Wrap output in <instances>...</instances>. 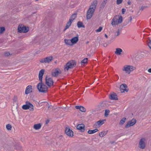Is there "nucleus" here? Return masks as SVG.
<instances>
[{
	"label": "nucleus",
	"mask_w": 151,
	"mask_h": 151,
	"mask_svg": "<svg viewBox=\"0 0 151 151\" xmlns=\"http://www.w3.org/2000/svg\"><path fill=\"white\" fill-rule=\"evenodd\" d=\"M87 58H86L84 59L83 60L81 61V64L82 65H84V64L87 63Z\"/></svg>",
	"instance_id": "7c9ffc66"
},
{
	"label": "nucleus",
	"mask_w": 151,
	"mask_h": 151,
	"mask_svg": "<svg viewBox=\"0 0 151 151\" xmlns=\"http://www.w3.org/2000/svg\"><path fill=\"white\" fill-rule=\"evenodd\" d=\"M77 14L76 13H74L70 17L69 20H70L72 22L76 19V17Z\"/></svg>",
	"instance_id": "b1692460"
},
{
	"label": "nucleus",
	"mask_w": 151,
	"mask_h": 151,
	"mask_svg": "<svg viewBox=\"0 0 151 151\" xmlns=\"http://www.w3.org/2000/svg\"><path fill=\"white\" fill-rule=\"evenodd\" d=\"M4 55L5 56H8L10 55V54L9 52H6L5 53Z\"/></svg>",
	"instance_id": "4c0bfd02"
},
{
	"label": "nucleus",
	"mask_w": 151,
	"mask_h": 151,
	"mask_svg": "<svg viewBox=\"0 0 151 151\" xmlns=\"http://www.w3.org/2000/svg\"><path fill=\"white\" fill-rule=\"evenodd\" d=\"M126 9H122V13L123 14H124V12H125Z\"/></svg>",
	"instance_id": "ea45409f"
},
{
	"label": "nucleus",
	"mask_w": 151,
	"mask_h": 151,
	"mask_svg": "<svg viewBox=\"0 0 151 151\" xmlns=\"http://www.w3.org/2000/svg\"><path fill=\"white\" fill-rule=\"evenodd\" d=\"M36 1H38V0H35Z\"/></svg>",
	"instance_id": "de8ad7c7"
},
{
	"label": "nucleus",
	"mask_w": 151,
	"mask_h": 151,
	"mask_svg": "<svg viewBox=\"0 0 151 151\" xmlns=\"http://www.w3.org/2000/svg\"><path fill=\"white\" fill-rule=\"evenodd\" d=\"M71 42L73 45L76 44L78 40V36L75 37L71 39Z\"/></svg>",
	"instance_id": "6ab92c4d"
},
{
	"label": "nucleus",
	"mask_w": 151,
	"mask_h": 151,
	"mask_svg": "<svg viewBox=\"0 0 151 151\" xmlns=\"http://www.w3.org/2000/svg\"><path fill=\"white\" fill-rule=\"evenodd\" d=\"M61 73V70L58 68H57L54 71L52 72L51 74L52 76L56 77H57L59 74H60Z\"/></svg>",
	"instance_id": "f8f14e48"
},
{
	"label": "nucleus",
	"mask_w": 151,
	"mask_h": 151,
	"mask_svg": "<svg viewBox=\"0 0 151 151\" xmlns=\"http://www.w3.org/2000/svg\"><path fill=\"white\" fill-rule=\"evenodd\" d=\"M126 120V118H123L120 121L119 124L121 125L123 124L125 122Z\"/></svg>",
	"instance_id": "c85d7f7f"
},
{
	"label": "nucleus",
	"mask_w": 151,
	"mask_h": 151,
	"mask_svg": "<svg viewBox=\"0 0 151 151\" xmlns=\"http://www.w3.org/2000/svg\"><path fill=\"white\" fill-rule=\"evenodd\" d=\"M147 71L149 73H151V68L149 69Z\"/></svg>",
	"instance_id": "79ce46f5"
},
{
	"label": "nucleus",
	"mask_w": 151,
	"mask_h": 151,
	"mask_svg": "<svg viewBox=\"0 0 151 151\" xmlns=\"http://www.w3.org/2000/svg\"><path fill=\"white\" fill-rule=\"evenodd\" d=\"M65 133L69 137H73V132L72 130L69 127H66L65 129Z\"/></svg>",
	"instance_id": "9b49d317"
},
{
	"label": "nucleus",
	"mask_w": 151,
	"mask_h": 151,
	"mask_svg": "<svg viewBox=\"0 0 151 151\" xmlns=\"http://www.w3.org/2000/svg\"><path fill=\"white\" fill-rule=\"evenodd\" d=\"M106 132L103 131L100 132L99 134V136L101 137H103L106 134Z\"/></svg>",
	"instance_id": "cd10ccee"
},
{
	"label": "nucleus",
	"mask_w": 151,
	"mask_h": 151,
	"mask_svg": "<svg viewBox=\"0 0 151 151\" xmlns=\"http://www.w3.org/2000/svg\"><path fill=\"white\" fill-rule=\"evenodd\" d=\"M146 141L145 138H142L139 142V147L142 149H145L146 146Z\"/></svg>",
	"instance_id": "1a4fd4ad"
},
{
	"label": "nucleus",
	"mask_w": 151,
	"mask_h": 151,
	"mask_svg": "<svg viewBox=\"0 0 151 151\" xmlns=\"http://www.w3.org/2000/svg\"><path fill=\"white\" fill-rule=\"evenodd\" d=\"M53 59V57L50 56L41 59L40 60V62L42 63H49Z\"/></svg>",
	"instance_id": "423d86ee"
},
{
	"label": "nucleus",
	"mask_w": 151,
	"mask_h": 151,
	"mask_svg": "<svg viewBox=\"0 0 151 151\" xmlns=\"http://www.w3.org/2000/svg\"><path fill=\"white\" fill-rule=\"evenodd\" d=\"M136 121L134 119H132L131 121L128 122L127 124L125 126L126 128H128L130 127L133 126L136 123Z\"/></svg>",
	"instance_id": "ddd939ff"
},
{
	"label": "nucleus",
	"mask_w": 151,
	"mask_h": 151,
	"mask_svg": "<svg viewBox=\"0 0 151 151\" xmlns=\"http://www.w3.org/2000/svg\"><path fill=\"white\" fill-rule=\"evenodd\" d=\"M75 107L77 109H79V110L82 112H85L86 111L85 108L83 106H75Z\"/></svg>",
	"instance_id": "412c9836"
},
{
	"label": "nucleus",
	"mask_w": 151,
	"mask_h": 151,
	"mask_svg": "<svg viewBox=\"0 0 151 151\" xmlns=\"http://www.w3.org/2000/svg\"><path fill=\"white\" fill-rule=\"evenodd\" d=\"M45 72L44 69H42L39 72V78L41 82L39 83L37 86L39 91L42 93L46 92L47 90L48 87L44 84L42 83V76Z\"/></svg>",
	"instance_id": "f257e3e1"
},
{
	"label": "nucleus",
	"mask_w": 151,
	"mask_h": 151,
	"mask_svg": "<svg viewBox=\"0 0 151 151\" xmlns=\"http://www.w3.org/2000/svg\"><path fill=\"white\" fill-rule=\"evenodd\" d=\"M107 0H103L100 5V7L101 8H103L104 7L107 2Z\"/></svg>",
	"instance_id": "a878e982"
},
{
	"label": "nucleus",
	"mask_w": 151,
	"mask_h": 151,
	"mask_svg": "<svg viewBox=\"0 0 151 151\" xmlns=\"http://www.w3.org/2000/svg\"><path fill=\"white\" fill-rule=\"evenodd\" d=\"M22 108L24 110L29 109L31 111H33L34 110V106L32 104L28 101L26 102L25 104L22 106Z\"/></svg>",
	"instance_id": "0eeeda50"
},
{
	"label": "nucleus",
	"mask_w": 151,
	"mask_h": 151,
	"mask_svg": "<svg viewBox=\"0 0 151 151\" xmlns=\"http://www.w3.org/2000/svg\"><path fill=\"white\" fill-rule=\"evenodd\" d=\"M98 131V129H96L93 130H89L88 131V133L89 134H92L95 133Z\"/></svg>",
	"instance_id": "393cba45"
},
{
	"label": "nucleus",
	"mask_w": 151,
	"mask_h": 151,
	"mask_svg": "<svg viewBox=\"0 0 151 151\" xmlns=\"http://www.w3.org/2000/svg\"><path fill=\"white\" fill-rule=\"evenodd\" d=\"M98 3V0H94L92 2L87 12L86 18L87 19H91L92 17Z\"/></svg>",
	"instance_id": "f03ea898"
},
{
	"label": "nucleus",
	"mask_w": 151,
	"mask_h": 151,
	"mask_svg": "<svg viewBox=\"0 0 151 151\" xmlns=\"http://www.w3.org/2000/svg\"><path fill=\"white\" fill-rule=\"evenodd\" d=\"M147 45L149 48L151 49V41L149 40L147 41Z\"/></svg>",
	"instance_id": "f704fd0d"
},
{
	"label": "nucleus",
	"mask_w": 151,
	"mask_h": 151,
	"mask_svg": "<svg viewBox=\"0 0 151 151\" xmlns=\"http://www.w3.org/2000/svg\"><path fill=\"white\" fill-rule=\"evenodd\" d=\"M76 62L74 60H70L64 66V70L66 71L69 69L73 68L76 65Z\"/></svg>",
	"instance_id": "39448f33"
},
{
	"label": "nucleus",
	"mask_w": 151,
	"mask_h": 151,
	"mask_svg": "<svg viewBox=\"0 0 151 151\" xmlns=\"http://www.w3.org/2000/svg\"><path fill=\"white\" fill-rule=\"evenodd\" d=\"M123 52L122 49L120 48H117L115 49V53L117 55H121Z\"/></svg>",
	"instance_id": "aec40b11"
},
{
	"label": "nucleus",
	"mask_w": 151,
	"mask_h": 151,
	"mask_svg": "<svg viewBox=\"0 0 151 151\" xmlns=\"http://www.w3.org/2000/svg\"><path fill=\"white\" fill-rule=\"evenodd\" d=\"M32 86L28 85L26 88L25 93L26 94H28L32 92Z\"/></svg>",
	"instance_id": "2eb2a0df"
},
{
	"label": "nucleus",
	"mask_w": 151,
	"mask_h": 151,
	"mask_svg": "<svg viewBox=\"0 0 151 151\" xmlns=\"http://www.w3.org/2000/svg\"><path fill=\"white\" fill-rule=\"evenodd\" d=\"M104 36H105V37L106 38H108L107 35L106 34H105L104 35Z\"/></svg>",
	"instance_id": "49530a36"
},
{
	"label": "nucleus",
	"mask_w": 151,
	"mask_h": 151,
	"mask_svg": "<svg viewBox=\"0 0 151 151\" xmlns=\"http://www.w3.org/2000/svg\"><path fill=\"white\" fill-rule=\"evenodd\" d=\"M5 28L4 27H0V33H2L5 30Z\"/></svg>",
	"instance_id": "72a5a7b5"
},
{
	"label": "nucleus",
	"mask_w": 151,
	"mask_h": 151,
	"mask_svg": "<svg viewBox=\"0 0 151 151\" xmlns=\"http://www.w3.org/2000/svg\"><path fill=\"white\" fill-rule=\"evenodd\" d=\"M127 88V86L125 84H123L120 86V90L122 93L124 92L125 91H127L126 88Z\"/></svg>",
	"instance_id": "f3484780"
},
{
	"label": "nucleus",
	"mask_w": 151,
	"mask_h": 151,
	"mask_svg": "<svg viewBox=\"0 0 151 151\" xmlns=\"http://www.w3.org/2000/svg\"><path fill=\"white\" fill-rule=\"evenodd\" d=\"M29 29L28 27H26L22 24L19 25L18 28V31L20 33L27 32L29 31Z\"/></svg>",
	"instance_id": "6e6552de"
},
{
	"label": "nucleus",
	"mask_w": 151,
	"mask_h": 151,
	"mask_svg": "<svg viewBox=\"0 0 151 151\" xmlns=\"http://www.w3.org/2000/svg\"><path fill=\"white\" fill-rule=\"evenodd\" d=\"M127 4H128L130 5L131 4V2L130 0H129L127 2Z\"/></svg>",
	"instance_id": "a19ab883"
},
{
	"label": "nucleus",
	"mask_w": 151,
	"mask_h": 151,
	"mask_svg": "<svg viewBox=\"0 0 151 151\" xmlns=\"http://www.w3.org/2000/svg\"><path fill=\"white\" fill-rule=\"evenodd\" d=\"M77 129L81 130L82 132H83L85 130V125L83 124H78L77 126Z\"/></svg>",
	"instance_id": "a211bd4d"
},
{
	"label": "nucleus",
	"mask_w": 151,
	"mask_h": 151,
	"mask_svg": "<svg viewBox=\"0 0 151 151\" xmlns=\"http://www.w3.org/2000/svg\"><path fill=\"white\" fill-rule=\"evenodd\" d=\"M146 8V7L145 6H142L140 8V9L142 10H143L144 9Z\"/></svg>",
	"instance_id": "58836bf2"
},
{
	"label": "nucleus",
	"mask_w": 151,
	"mask_h": 151,
	"mask_svg": "<svg viewBox=\"0 0 151 151\" xmlns=\"http://www.w3.org/2000/svg\"><path fill=\"white\" fill-rule=\"evenodd\" d=\"M123 0H116V4H121Z\"/></svg>",
	"instance_id": "e433bc0d"
},
{
	"label": "nucleus",
	"mask_w": 151,
	"mask_h": 151,
	"mask_svg": "<svg viewBox=\"0 0 151 151\" xmlns=\"http://www.w3.org/2000/svg\"><path fill=\"white\" fill-rule=\"evenodd\" d=\"M109 98L111 100L118 99L116 94L114 92H112L109 95Z\"/></svg>",
	"instance_id": "dca6fc26"
},
{
	"label": "nucleus",
	"mask_w": 151,
	"mask_h": 151,
	"mask_svg": "<svg viewBox=\"0 0 151 151\" xmlns=\"http://www.w3.org/2000/svg\"><path fill=\"white\" fill-rule=\"evenodd\" d=\"M103 29V28L102 27H100L98 29L96 30V32H100Z\"/></svg>",
	"instance_id": "473e14b6"
},
{
	"label": "nucleus",
	"mask_w": 151,
	"mask_h": 151,
	"mask_svg": "<svg viewBox=\"0 0 151 151\" xmlns=\"http://www.w3.org/2000/svg\"><path fill=\"white\" fill-rule=\"evenodd\" d=\"M122 17L121 16H116L112 19L111 23L112 25H116L122 22Z\"/></svg>",
	"instance_id": "20e7f679"
},
{
	"label": "nucleus",
	"mask_w": 151,
	"mask_h": 151,
	"mask_svg": "<svg viewBox=\"0 0 151 151\" xmlns=\"http://www.w3.org/2000/svg\"><path fill=\"white\" fill-rule=\"evenodd\" d=\"M64 42L66 44L68 45L72 46V44L71 42V40H70L69 39H64Z\"/></svg>",
	"instance_id": "4be33fe9"
},
{
	"label": "nucleus",
	"mask_w": 151,
	"mask_h": 151,
	"mask_svg": "<svg viewBox=\"0 0 151 151\" xmlns=\"http://www.w3.org/2000/svg\"><path fill=\"white\" fill-rule=\"evenodd\" d=\"M41 127V126L40 124H39L34 125V128L35 129L37 130L40 129Z\"/></svg>",
	"instance_id": "bb28decb"
},
{
	"label": "nucleus",
	"mask_w": 151,
	"mask_h": 151,
	"mask_svg": "<svg viewBox=\"0 0 151 151\" xmlns=\"http://www.w3.org/2000/svg\"><path fill=\"white\" fill-rule=\"evenodd\" d=\"M72 22V21H71L70 20H69L68 22L67 23L66 26L65 28L64 31H65L67 29H68V28H69V27L70 26Z\"/></svg>",
	"instance_id": "5701e85b"
},
{
	"label": "nucleus",
	"mask_w": 151,
	"mask_h": 151,
	"mask_svg": "<svg viewBox=\"0 0 151 151\" xmlns=\"http://www.w3.org/2000/svg\"><path fill=\"white\" fill-rule=\"evenodd\" d=\"M77 26L78 28L84 27L82 22H78L77 23Z\"/></svg>",
	"instance_id": "c756f323"
},
{
	"label": "nucleus",
	"mask_w": 151,
	"mask_h": 151,
	"mask_svg": "<svg viewBox=\"0 0 151 151\" xmlns=\"http://www.w3.org/2000/svg\"><path fill=\"white\" fill-rule=\"evenodd\" d=\"M109 111L108 110H106L105 111V116H107L109 115Z\"/></svg>",
	"instance_id": "c9c22d12"
},
{
	"label": "nucleus",
	"mask_w": 151,
	"mask_h": 151,
	"mask_svg": "<svg viewBox=\"0 0 151 151\" xmlns=\"http://www.w3.org/2000/svg\"><path fill=\"white\" fill-rule=\"evenodd\" d=\"M136 67L132 65H124L122 68L123 71L129 74L136 69Z\"/></svg>",
	"instance_id": "7ed1b4c3"
},
{
	"label": "nucleus",
	"mask_w": 151,
	"mask_h": 151,
	"mask_svg": "<svg viewBox=\"0 0 151 151\" xmlns=\"http://www.w3.org/2000/svg\"><path fill=\"white\" fill-rule=\"evenodd\" d=\"M105 121V119L100 120L96 122L94 125L96 128L99 127L104 123Z\"/></svg>",
	"instance_id": "4468645a"
},
{
	"label": "nucleus",
	"mask_w": 151,
	"mask_h": 151,
	"mask_svg": "<svg viewBox=\"0 0 151 151\" xmlns=\"http://www.w3.org/2000/svg\"><path fill=\"white\" fill-rule=\"evenodd\" d=\"M130 19L129 21L130 22H131L132 21V17H130Z\"/></svg>",
	"instance_id": "c03bdc74"
},
{
	"label": "nucleus",
	"mask_w": 151,
	"mask_h": 151,
	"mask_svg": "<svg viewBox=\"0 0 151 151\" xmlns=\"http://www.w3.org/2000/svg\"><path fill=\"white\" fill-rule=\"evenodd\" d=\"M47 106L48 107V108H49L50 107V105L48 104H47Z\"/></svg>",
	"instance_id": "a18cd8bd"
},
{
	"label": "nucleus",
	"mask_w": 151,
	"mask_h": 151,
	"mask_svg": "<svg viewBox=\"0 0 151 151\" xmlns=\"http://www.w3.org/2000/svg\"><path fill=\"white\" fill-rule=\"evenodd\" d=\"M45 83L49 87L53 85V82L52 78L48 77H46Z\"/></svg>",
	"instance_id": "9d476101"
},
{
	"label": "nucleus",
	"mask_w": 151,
	"mask_h": 151,
	"mask_svg": "<svg viewBox=\"0 0 151 151\" xmlns=\"http://www.w3.org/2000/svg\"><path fill=\"white\" fill-rule=\"evenodd\" d=\"M117 36L119 35L120 34V32L119 30H118V31H117Z\"/></svg>",
	"instance_id": "37998d69"
},
{
	"label": "nucleus",
	"mask_w": 151,
	"mask_h": 151,
	"mask_svg": "<svg viewBox=\"0 0 151 151\" xmlns=\"http://www.w3.org/2000/svg\"><path fill=\"white\" fill-rule=\"evenodd\" d=\"M6 128L9 130H11L12 128L11 125L10 124H8L6 125Z\"/></svg>",
	"instance_id": "2f4dec72"
}]
</instances>
